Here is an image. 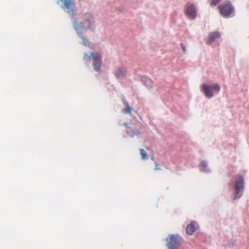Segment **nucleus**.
<instances>
[{
	"instance_id": "nucleus-13",
	"label": "nucleus",
	"mask_w": 249,
	"mask_h": 249,
	"mask_svg": "<svg viewBox=\"0 0 249 249\" xmlns=\"http://www.w3.org/2000/svg\"><path fill=\"white\" fill-rule=\"evenodd\" d=\"M125 107L123 110V113L131 114L132 108L130 107L128 103L125 104Z\"/></svg>"
},
{
	"instance_id": "nucleus-2",
	"label": "nucleus",
	"mask_w": 249,
	"mask_h": 249,
	"mask_svg": "<svg viewBox=\"0 0 249 249\" xmlns=\"http://www.w3.org/2000/svg\"><path fill=\"white\" fill-rule=\"evenodd\" d=\"M220 14L224 18H229L233 14L234 8L229 1H226L217 7Z\"/></svg>"
},
{
	"instance_id": "nucleus-12",
	"label": "nucleus",
	"mask_w": 249,
	"mask_h": 249,
	"mask_svg": "<svg viewBox=\"0 0 249 249\" xmlns=\"http://www.w3.org/2000/svg\"><path fill=\"white\" fill-rule=\"evenodd\" d=\"M207 163L205 161H202L199 164L200 170L202 172H207L208 171L207 169Z\"/></svg>"
},
{
	"instance_id": "nucleus-11",
	"label": "nucleus",
	"mask_w": 249,
	"mask_h": 249,
	"mask_svg": "<svg viewBox=\"0 0 249 249\" xmlns=\"http://www.w3.org/2000/svg\"><path fill=\"white\" fill-rule=\"evenodd\" d=\"M196 230L195 226V223L194 222H192L186 228V232L188 234L192 235L193 234Z\"/></svg>"
},
{
	"instance_id": "nucleus-17",
	"label": "nucleus",
	"mask_w": 249,
	"mask_h": 249,
	"mask_svg": "<svg viewBox=\"0 0 249 249\" xmlns=\"http://www.w3.org/2000/svg\"><path fill=\"white\" fill-rule=\"evenodd\" d=\"M155 170H161V168L160 167V165L158 163H156V164H155Z\"/></svg>"
},
{
	"instance_id": "nucleus-3",
	"label": "nucleus",
	"mask_w": 249,
	"mask_h": 249,
	"mask_svg": "<svg viewBox=\"0 0 249 249\" xmlns=\"http://www.w3.org/2000/svg\"><path fill=\"white\" fill-rule=\"evenodd\" d=\"M235 182L234 185V197L233 199L240 198L242 195L244 188V181L243 178L241 176L235 177Z\"/></svg>"
},
{
	"instance_id": "nucleus-15",
	"label": "nucleus",
	"mask_w": 249,
	"mask_h": 249,
	"mask_svg": "<svg viewBox=\"0 0 249 249\" xmlns=\"http://www.w3.org/2000/svg\"><path fill=\"white\" fill-rule=\"evenodd\" d=\"M221 0H212V1L210 3V5L211 7H214L216 6Z\"/></svg>"
},
{
	"instance_id": "nucleus-8",
	"label": "nucleus",
	"mask_w": 249,
	"mask_h": 249,
	"mask_svg": "<svg viewBox=\"0 0 249 249\" xmlns=\"http://www.w3.org/2000/svg\"><path fill=\"white\" fill-rule=\"evenodd\" d=\"M197 10L193 4L187 3L185 8V14L188 18L194 19L196 17Z\"/></svg>"
},
{
	"instance_id": "nucleus-10",
	"label": "nucleus",
	"mask_w": 249,
	"mask_h": 249,
	"mask_svg": "<svg viewBox=\"0 0 249 249\" xmlns=\"http://www.w3.org/2000/svg\"><path fill=\"white\" fill-rule=\"evenodd\" d=\"M126 72L127 71L126 68L122 66L116 69L114 73V74L117 78H121L125 76V75H126Z\"/></svg>"
},
{
	"instance_id": "nucleus-7",
	"label": "nucleus",
	"mask_w": 249,
	"mask_h": 249,
	"mask_svg": "<svg viewBox=\"0 0 249 249\" xmlns=\"http://www.w3.org/2000/svg\"><path fill=\"white\" fill-rule=\"evenodd\" d=\"M166 240H169L167 243L168 249H177L180 244V239L178 235L172 234Z\"/></svg>"
},
{
	"instance_id": "nucleus-18",
	"label": "nucleus",
	"mask_w": 249,
	"mask_h": 249,
	"mask_svg": "<svg viewBox=\"0 0 249 249\" xmlns=\"http://www.w3.org/2000/svg\"><path fill=\"white\" fill-rule=\"evenodd\" d=\"M180 45H181V47L182 48V49L183 52H185L186 51L185 46L184 45V44L183 43H181Z\"/></svg>"
},
{
	"instance_id": "nucleus-1",
	"label": "nucleus",
	"mask_w": 249,
	"mask_h": 249,
	"mask_svg": "<svg viewBox=\"0 0 249 249\" xmlns=\"http://www.w3.org/2000/svg\"><path fill=\"white\" fill-rule=\"evenodd\" d=\"M83 22L75 21L73 23L74 29L80 36L83 34L85 29H92L95 24L94 18L90 13H86L83 16Z\"/></svg>"
},
{
	"instance_id": "nucleus-14",
	"label": "nucleus",
	"mask_w": 249,
	"mask_h": 249,
	"mask_svg": "<svg viewBox=\"0 0 249 249\" xmlns=\"http://www.w3.org/2000/svg\"><path fill=\"white\" fill-rule=\"evenodd\" d=\"M140 154L142 156V159L143 160H145L146 159V156H147L146 152L142 149H140Z\"/></svg>"
},
{
	"instance_id": "nucleus-9",
	"label": "nucleus",
	"mask_w": 249,
	"mask_h": 249,
	"mask_svg": "<svg viewBox=\"0 0 249 249\" xmlns=\"http://www.w3.org/2000/svg\"><path fill=\"white\" fill-rule=\"evenodd\" d=\"M221 37V34L219 32H213L210 33L206 40V43L208 45H211L217 39Z\"/></svg>"
},
{
	"instance_id": "nucleus-6",
	"label": "nucleus",
	"mask_w": 249,
	"mask_h": 249,
	"mask_svg": "<svg viewBox=\"0 0 249 249\" xmlns=\"http://www.w3.org/2000/svg\"><path fill=\"white\" fill-rule=\"evenodd\" d=\"M59 1L63 2V5L61 6L62 8L67 9L68 13L72 16L75 15V4L73 0H59L57 1L58 3Z\"/></svg>"
},
{
	"instance_id": "nucleus-5",
	"label": "nucleus",
	"mask_w": 249,
	"mask_h": 249,
	"mask_svg": "<svg viewBox=\"0 0 249 249\" xmlns=\"http://www.w3.org/2000/svg\"><path fill=\"white\" fill-rule=\"evenodd\" d=\"M201 90L206 97L211 98L213 96V90L218 92L220 90V86L217 83L214 84L213 85H208L204 84L201 86Z\"/></svg>"
},
{
	"instance_id": "nucleus-16",
	"label": "nucleus",
	"mask_w": 249,
	"mask_h": 249,
	"mask_svg": "<svg viewBox=\"0 0 249 249\" xmlns=\"http://www.w3.org/2000/svg\"><path fill=\"white\" fill-rule=\"evenodd\" d=\"M141 134V132L138 130H134L132 133V137L133 138L135 136H138Z\"/></svg>"
},
{
	"instance_id": "nucleus-4",
	"label": "nucleus",
	"mask_w": 249,
	"mask_h": 249,
	"mask_svg": "<svg viewBox=\"0 0 249 249\" xmlns=\"http://www.w3.org/2000/svg\"><path fill=\"white\" fill-rule=\"evenodd\" d=\"M92 57L93 60V66L94 70L99 71L101 70L102 65V55L99 53H91L90 55L87 53H85L84 59L87 60Z\"/></svg>"
}]
</instances>
